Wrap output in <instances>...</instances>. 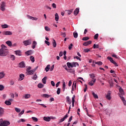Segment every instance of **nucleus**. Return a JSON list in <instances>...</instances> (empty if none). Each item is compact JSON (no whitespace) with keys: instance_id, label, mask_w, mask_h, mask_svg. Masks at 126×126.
<instances>
[{"instance_id":"nucleus-27","label":"nucleus","mask_w":126,"mask_h":126,"mask_svg":"<svg viewBox=\"0 0 126 126\" xmlns=\"http://www.w3.org/2000/svg\"><path fill=\"white\" fill-rule=\"evenodd\" d=\"M73 9H70V10H66V11H67V13L68 15H70L71 14V13L73 12Z\"/></svg>"},{"instance_id":"nucleus-47","label":"nucleus","mask_w":126,"mask_h":126,"mask_svg":"<svg viewBox=\"0 0 126 126\" xmlns=\"http://www.w3.org/2000/svg\"><path fill=\"white\" fill-rule=\"evenodd\" d=\"M50 65H47V66L46 67H45V71H46V72L49 71V69H50Z\"/></svg>"},{"instance_id":"nucleus-9","label":"nucleus","mask_w":126,"mask_h":126,"mask_svg":"<svg viewBox=\"0 0 126 126\" xmlns=\"http://www.w3.org/2000/svg\"><path fill=\"white\" fill-rule=\"evenodd\" d=\"M26 65L25 63L24 62V61H22L19 64V67H20V68H24V67H25Z\"/></svg>"},{"instance_id":"nucleus-44","label":"nucleus","mask_w":126,"mask_h":126,"mask_svg":"<svg viewBox=\"0 0 126 126\" xmlns=\"http://www.w3.org/2000/svg\"><path fill=\"white\" fill-rule=\"evenodd\" d=\"M94 83L93 82V81L91 80V81L89 82V85H90L91 86H93Z\"/></svg>"},{"instance_id":"nucleus-49","label":"nucleus","mask_w":126,"mask_h":126,"mask_svg":"<svg viewBox=\"0 0 126 126\" xmlns=\"http://www.w3.org/2000/svg\"><path fill=\"white\" fill-rule=\"evenodd\" d=\"M98 36H99L98 33H96V34H95V35H94V39H98Z\"/></svg>"},{"instance_id":"nucleus-26","label":"nucleus","mask_w":126,"mask_h":126,"mask_svg":"<svg viewBox=\"0 0 126 126\" xmlns=\"http://www.w3.org/2000/svg\"><path fill=\"white\" fill-rule=\"evenodd\" d=\"M63 91L64 92L65 91V82H63Z\"/></svg>"},{"instance_id":"nucleus-59","label":"nucleus","mask_w":126,"mask_h":126,"mask_svg":"<svg viewBox=\"0 0 126 126\" xmlns=\"http://www.w3.org/2000/svg\"><path fill=\"white\" fill-rule=\"evenodd\" d=\"M27 72L28 73V74H29V75H32V74H33V72H32V70H30V71H27Z\"/></svg>"},{"instance_id":"nucleus-43","label":"nucleus","mask_w":126,"mask_h":126,"mask_svg":"<svg viewBox=\"0 0 126 126\" xmlns=\"http://www.w3.org/2000/svg\"><path fill=\"white\" fill-rule=\"evenodd\" d=\"M60 94H61V89L60 88H58L57 91V94L58 95H59Z\"/></svg>"},{"instance_id":"nucleus-52","label":"nucleus","mask_w":126,"mask_h":126,"mask_svg":"<svg viewBox=\"0 0 126 126\" xmlns=\"http://www.w3.org/2000/svg\"><path fill=\"white\" fill-rule=\"evenodd\" d=\"M89 39V37H85L84 38H83L82 40H84V41H87Z\"/></svg>"},{"instance_id":"nucleus-61","label":"nucleus","mask_w":126,"mask_h":126,"mask_svg":"<svg viewBox=\"0 0 126 126\" xmlns=\"http://www.w3.org/2000/svg\"><path fill=\"white\" fill-rule=\"evenodd\" d=\"M51 84L53 87L55 86V82L53 81H51Z\"/></svg>"},{"instance_id":"nucleus-23","label":"nucleus","mask_w":126,"mask_h":126,"mask_svg":"<svg viewBox=\"0 0 126 126\" xmlns=\"http://www.w3.org/2000/svg\"><path fill=\"white\" fill-rule=\"evenodd\" d=\"M5 76V74L3 72H0V79H2Z\"/></svg>"},{"instance_id":"nucleus-19","label":"nucleus","mask_w":126,"mask_h":126,"mask_svg":"<svg viewBox=\"0 0 126 126\" xmlns=\"http://www.w3.org/2000/svg\"><path fill=\"white\" fill-rule=\"evenodd\" d=\"M52 46L53 48H56L57 47V42L55 39H53L52 41Z\"/></svg>"},{"instance_id":"nucleus-50","label":"nucleus","mask_w":126,"mask_h":126,"mask_svg":"<svg viewBox=\"0 0 126 126\" xmlns=\"http://www.w3.org/2000/svg\"><path fill=\"white\" fill-rule=\"evenodd\" d=\"M61 35H62V36H63V37H65V36H66V34H65V32H61Z\"/></svg>"},{"instance_id":"nucleus-4","label":"nucleus","mask_w":126,"mask_h":126,"mask_svg":"<svg viewBox=\"0 0 126 126\" xmlns=\"http://www.w3.org/2000/svg\"><path fill=\"white\" fill-rule=\"evenodd\" d=\"M10 124V122L8 121H3L2 123H0V126H8Z\"/></svg>"},{"instance_id":"nucleus-28","label":"nucleus","mask_w":126,"mask_h":126,"mask_svg":"<svg viewBox=\"0 0 126 126\" xmlns=\"http://www.w3.org/2000/svg\"><path fill=\"white\" fill-rule=\"evenodd\" d=\"M10 58L11 60H12V61H15L16 59V57L14 55H11Z\"/></svg>"},{"instance_id":"nucleus-16","label":"nucleus","mask_w":126,"mask_h":126,"mask_svg":"<svg viewBox=\"0 0 126 126\" xmlns=\"http://www.w3.org/2000/svg\"><path fill=\"white\" fill-rule=\"evenodd\" d=\"M26 55L27 56H30L33 54L32 50H29L25 52Z\"/></svg>"},{"instance_id":"nucleus-63","label":"nucleus","mask_w":126,"mask_h":126,"mask_svg":"<svg viewBox=\"0 0 126 126\" xmlns=\"http://www.w3.org/2000/svg\"><path fill=\"white\" fill-rule=\"evenodd\" d=\"M112 57L115 58V59H118V57H117V56L114 54H113L112 55Z\"/></svg>"},{"instance_id":"nucleus-14","label":"nucleus","mask_w":126,"mask_h":126,"mask_svg":"<svg viewBox=\"0 0 126 126\" xmlns=\"http://www.w3.org/2000/svg\"><path fill=\"white\" fill-rule=\"evenodd\" d=\"M15 54L19 56H22V52L20 50H17L14 51Z\"/></svg>"},{"instance_id":"nucleus-60","label":"nucleus","mask_w":126,"mask_h":126,"mask_svg":"<svg viewBox=\"0 0 126 126\" xmlns=\"http://www.w3.org/2000/svg\"><path fill=\"white\" fill-rule=\"evenodd\" d=\"M21 122H25V120L24 119H21V120L18 121V123H20Z\"/></svg>"},{"instance_id":"nucleus-7","label":"nucleus","mask_w":126,"mask_h":126,"mask_svg":"<svg viewBox=\"0 0 126 126\" xmlns=\"http://www.w3.org/2000/svg\"><path fill=\"white\" fill-rule=\"evenodd\" d=\"M2 34H3L4 35H12L13 33L10 31H4L2 32Z\"/></svg>"},{"instance_id":"nucleus-12","label":"nucleus","mask_w":126,"mask_h":126,"mask_svg":"<svg viewBox=\"0 0 126 126\" xmlns=\"http://www.w3.org/2000/svg\"><path fill=\"white\" fill-rule=\"evenodd\" d=\"M67 117H68V115L67 114H66V115H65L63 118H62V119H61L59 121V124L64 121L65 120V119L66 118H67Z\"/></svg>"},{"instance_id":"nucleus-40","label":"nucleus","mask_w":126,"mask_h":126,"mask_svg":"<svg viewBox=\"0 0 126 126\" xmlns=\"http://www.w3.org/2000/svg\"><path fill=\"white\" fill-rule=\"evenodd\" d=\"M4 90V86L2 85H0V91H2Z\"/></svg>"},{"instance_id":"nucleus-34","label":"nucleus","mask_w":126,"mask_h":126,"mask_svg":"<svg viewBox=\"0 0 126 126\" xmlns=\"http://www.w3.org/2000/svg\"><path fill=\"white\" fill-rule=\"evenodd\" d=\"M31 97V94H26L25 95V99H29Z\"/></svg>"},{"instance_id":"nucleus-55","label":"nucleus","mask_w":126,"mask_h":126,"mask_svg":"<svg viewBox=\"0 0 126 126\" xmlns=\"http://www.w3.org/2000/svg\"><path fill=\"white\" fill-rule=\"evenodd\" d=\"M32 119L34 121V122H37L38 121V119L35 118V117H32Z\"/></svg>"},{"instance_id":"nucleus-21","label":"nucleus","mask_w":126,"mask_h":126,"mask_svg":"<svg viewBox=\"0 0 126 126\" xmlns=\"http://www.w3.org/2000/svg\"><path fill=\"white\" fill-rule=\"evenodd\" d=\"M36 45H37L36 42L35 41H33L32 46L33 49H34Z\"/></svg>"},{"instance_id":"nucleus-31","label":"nucleus","mask_w":126,"mask_h":126,"mask_svg":"<svg viewBox=\"0 0 126 126\" xmlns=\"http://www.w3.org/2000/svg\"><path fill=\"white\" fill-rule=\"evenodd\" d=\"M67 71L68 72H70V73H72V74H74L75 73V71H74V69H69L68 70H67Z\"/></svg>"},{"instance_id":"nucleus-24","label":"nucleus","mask_w":126,"mask_h":126,"mask_svg":"<svg viewBox=\"0 0 126 126\" xmlns=\"http://www.w3.org/2000/svg\"><path fill=\"white\" fill-rule=\"evenodd\" d=\"M55 21H59V16L57 13H56L55 15Z\"/></svg>"},{"instance_id":"nucleus-22","label":"nucleus","mask_w":126,"mask_h":126,"mask_svg":"<svg viewBox=\"0 0 126 126\" xmlns=\"http://www.w3.org/2000/svg\"><path fill=\"white\" fill-rule=\"evenodd\" d=\"M66 101H67V103L68 104H71V100L69 98V97L68 96H67L66 97Z\"/></svg>"},{"instance_id":"nucleus-25","label":"nucleus","mask_w":126,"mask_h":126,"mask_svg":"<svg viewBox=\"0 0 126 126\" xmlns=\"http://www.w3.org/2000/svg\"><path fill=\"white\" fill-rule=\"evenodd\" d=\"M4 104L7 105H11V102L9 100H5L4 101Z\"/></svg>"},{"instance_id":"nucleus-8","label":"nucleus","mask_w":126,"mask_h":126,"mask_svg":"<svg viewBox=\"0 0 126 126\" xmlns=\"http://www.w3.org/2000/svg\"><path fill=\"white\" fill-rule=\"evenodd\" d=\"M111 94H112L111 91H108V92L107 93V94H106L105 97L107 98V99H108V100H111V99L112 98V97L111 96Z\"/></svg>"},{"instance_id":"nucleus-32","label":"nucleus","mask_w":126,"mask_h":126,"mask_svg":"<svg viewBox=\"0 0 126 126\" xmlns=\"http://www.w3.org/2000/svg\"><path fill=\"white\" fill-rule=\"evenodd\" d=\"M119 92L121 93L122 95H123L124 94V92L121 87H120V88L119 89Z\"/></svg>"},{"instance_id":"nucleus-29","label":"nucleus","mask_w":126,"mask_h":126,"mask_svg":"<svg viewBox=\"0 0 126 126\" xmlns=\"http://www.w3.org/2000/svg\"><path fill=\"white\" fill-rule=\"evenodd\" d=\"M92 95H93L94 98L98 99V95L96 94H95L94 92H92Z\"/></svg>"},{"instance_id":"nucleus-56","label":"nucleus","mask_w":126,"mask_h":126,"mask_svg":"<svg viewBox=\"0 0 126 126\" xmlns=\"http://www.w3.org/2000/svg\"><path fill=\"white\" fill-rule=\"evenodd\" d=\"M72 46H73V44H72V43H71L70 44V46H69V47H68L69 50H71Z\"/></svg>"},{"instance_id":"nucleus-42","label":"nucleus","mask_w":126,"mask_h":126,"mask_svg":"<svg viewBox=\"0 0 126 126\" xmlns=\"http://www.w3.org/2000/svg\"><path fill=\"white\" fill-rule=\"evenodd\" d=\"M99 48L98 44L96 45L95 44H94L93 45V49H98Z\"/></svg>"},{"instance_id":"nucleus-6","label":"nucleus","mask_w":126,"mask_h":126,"mask_svg":"<svg viewBox=\"0 0 126 126\" xmlns=\"http://www.w3.org/2000/svg\"><path fill=\"white\" fill-rule=\"evenodd\" d=\"M107 59L109 60L110 61V62L112 63H113L115 66H118V65H117L116 62L113 60V58H112V57H108Z\"/></svg>"},{"instance_id":"nucleus-1","label":"nucleus","mask_w":126,"mask_h":126,"mask_svg":"<svg viewBox=\"0 0 126 126\" xmlns=\"http://www.w3.org/2000/svg\"><path fill=\"white\" fill-rule=\"evenodd\" d=\"M9 53L8 49L7 47L4 44H2L1 46V49H0V57H6Z\"/></svg>"},{"instance_id":"nucleus-11","label":"nucleus","mask_w":126,"mask_h":126,"mask_svg":"<svg viewBox=\"0 0 126 126\" xmlns=\"http://www.w3.org/2000/svg\"><path fill=\"white\" fill-rule=\"evenodd\" d=\"M90 77L92 78V81H93V83H95L96 81V79H94L95 77L94 74H90Z\"/></svg>"},{"instance_id":"nucleus-5","label":"nucleus","mask_w":126,"mask_h":126,"mask_svg":"<svg viewBox=\"0 0 126 126\" xmlns=\"http://www.w3.org/2000/svg\"><path fill=\"white\" fill-rule=\"evenodd\" d=\"M5 2L4 1H2L1 3V6H0V8H1V11H4L5 10Z\"/></svg>"},{"instance_id":"nucleus-51","label":"nucleus","mask_w":126,"mask_h":126,"mask_svg":"<svg viewBox=\"0 0 126 126\" xmlns=\"http://www.w3.org/2000/svg\"><path fill=\"white\" fill-rule=\"evenodd\" d=\"M73 36H74V38H77V37H78V33H77V32H74L73 33Z\"/></svg>"},{"instance_id":"nucleus-2","label":"nucleus","mask_w":126,"mask_h":126,"mask_svg":"<svg viewBox=\"0 0 126 126\" xmlns=\"http://www.w3.org/2000/svg\"><path fill=\"white\" fill-rule=\"evenodd\" d=\"M77 65L79 66V64L77 63V62H72V63L67 62V66L68 68L76 67Z\"/></svg>"},{"instance_id":"nucleus-39","label":"nucleus","mask_w":126,"mask_h":126,"mask_svg":"<svg viewBox=\"0 0 126 126\" xmlns=\"http://www.w3.org/2000/svg\"><path fill=\"white\" fill-rule=\"evenodd\" d=\"M42 96L43 97H45V98H49V97H50V95H49L48 94H43Z\"/></svg>"},{"instance_id":"nucleus-38","label":"nucleus","mask_w":126,"mask_h":126,"mask_svg":"<svg viewBox=\"0 0 126 126\" xmlns=\"http://www.w3.org/2000/svg\"><path fill=\"white\" fill-rule=\"evenodd\" d=\"M30 60L32 61V63H33L35 61L34 58L33 56H31L30 57Z\"/></svg>"},{"instance_id":"nucleus-36","label":"nucleus","mask_w":126,"mask_h":126,"mask_svg":"<svg viewBox=\"0 0 126 126\" xmlns=\"http://www.w3.org/2000/svg\"><path fill=\"white\" fill-rule=\"evenodd\" d=\"M1 27H2V28L3 29H6L8 28V26L6 24H4V25H1Z\"/></svg>"},{"instance_id":"nucleus-35","label":"nucleus","mask_w":126,"mask_h":126,"mask_svg":"<svg viewBox=\"0 0 126 126\" xmlns=\"http://www.w3.org/2000/svg\"><path fill=\"white\" fill-rule=\"evenodd\" d=\"M20 80L22 81L24 79V74H21L20 75Z\"/></svg>"},{"instance_id":"nucleus-33","label":"nucleus","mask_w":126,"mask_h":126,"mask_svg":"<svg viewBox=\"0 0 126 126\" xmlns=\"http://www.w3.org/2000/svg\"><path fill=\"white\" fill-rule=\"evenodd\" d=\"M95 63L96 64H98V65H101L103 64V63L101 61L96 62H95Z\"/></svg>"},{"instance_id":"nucleus-30","label":"nucleus","mask_w":126,"mask_h":126,"mask_svg":"<svg viewBox=\"0 0 126 126\" xmlns=\"http://www.w3.org/2000/svg\"><path fill=\"white\" fill-rule=\"evenodd\" d=\"M4 113V110L3 108L0 107V116H1Z\"/></svg>"},{"instance_id":"nucleus-48","label":"nucleus","mask_w":126,"mask_h":126,"mask_svg":"<svg viewBox=\"0 0 126 126\" xmlns=\"http://www.w3.org/2000/svg\"><path fill=\"white\" fill-rule=\"evenodd\" d=\"M84 52L85 53H89V52H90V50L89 49H88V48L85 49L84 50Z\"/></svg>"},{"instance_id":"nucleus-62","label":"nucleus","mask_w":126,"mask_h":126,"mask_svg":"<svg viewBox=\"0 0 126 126\" xmlns=\"http://www.w3.org/2000/svg\"><path fill=\"white\" fill-rule=\"evenodd\" d=\"M27 17H28V19H31V20H32V19H33V17L32 16H31L30 15H28Z\"/></svg>"},{"instance_id":"nucleus-45","label":"nucleus","mask_w":126,"mask_h":126,"mask_svg":"<svg viewBox=\"0 0 126 126\" xmlns=\"http://www.w3.org/2000/svg\"><path fill=\"white\" fill-rule=\"evenodd\" d=\"M15 111L17 113H20L21 112V109H20V108H17V107H15Z\"/></svg>"},{"instance_id":"nucleus-10","label":"nucleus","mask_w":126,"mask_h":126,"mask_svg":"<svg viewBox=\"0 0 126 126\" xmlns=\"http://www.w3.org/2000/svg\"><path fill=\"white\" fill-rule=\"evenodd\" d=\"M120 98L121 99V100H122L124 104V105L126 106V100L125 99V98L124 97V96H122L120 94H119Z\"/></svg>"},{"instance_id":"nucleus-54","label":"nucleus","mask_w":126,"mask_h":126,"mask_svg":"<svg viewBox=\"0 0 126 126\" xmlns=\"http://www.w3.org/2000/svg\"><path fill=\"white\" fill-rule=\"evenodd\" d=\"M37 78V76L36 74L34 75V76L32 77V79L33 80H36V79Z\"/></svg>"},{"instance_id":"nucleus-17","label":"nucleus","mask_w":126,"mask_h":126,"mask_svg":"<svg viewBox=\"0 0 126 126\" xmlns=\"http://www.w3.org/2000/svg\"><path fill=\"white\" fill-rule=\"evenodd\" d=\"M79 8H76L75 10H74V15L77 16V14L79 13Z\"/></svg>"},{"instance_id":"nucleus-37","label":"nucleus","mask_w":126,"mask_h":126,"mask_svg":"<svg viewBox=\"0 0 126 126\" xmlns=\"http://www.w3.org/2000/svg\"><path fill=\"white\" fill-rule=\"evenodd\" d=\"M47 79V77H44L43 79L42 80V81L43 84H46Z\"/></svg>"},{"instance_id":"nucleus-58","label":"nucleus","mask_w":126,"mask_h":126,"mask_svg":"<svg viewBox=\"0 0 126 126\" xmlns=\"http://www.w3.org/2000/svg\"><path fill=\"white\" fill-rule=\"evenodd\" d=\"M52 7L53 8L56 9L57 8L56 4L55 3H52Z\"/></svg>"},{"instance_id":"nucleus-57","label":"nucleus","mask_w":126,"mask_h":126,"mask_svg":"<svg viewBox=\"0 0 126 126\" xmlns=\"http://www.w3.org/2000/svg\"><path fill=\"white\" fill-rule=\"evenodd\" d=\"M44 29H45V31H47V32L50 31V28H48V27H45L44 28Z\"/></svg>"},{"instance_id":"nucleus-53","label":"nucleus","mask_w":126,"mask_h":126,"mask_svg":"<svg viewBox=\"0 0 126 126\" xmlns=\"http://www.w3.org/2000/svg\"><path fill=\"white\" fill-rule=\"evenodd\" d=\"M44 43H45V44H46V45H47L48 46L50 45V42L47 40L44 41Z\"/></svg>"},{"instance_id":"nucleus-64","label":"nucleus","mask_w":126,"mask_h":126,"mask_svg":"<svg viewBox=\"0 0 126 126\" xmlns=\"http://www.w3.org/2000/svg\"><path fill=\"white\" fill-rule=\"evenodd\" d=\"M87 85H85V89H84V93H86V91H87Z\"/></svg>"},{"instance_id":"nucleus-46","label":"nucleus","mask_w":126,"mask_h":126,"mask_svg":"<svg viewBox=\"0 0 126 126\" xmlns=\"http://www.w3.org/2000/svg\"><path fill=\"white\" fill-rule=\"evenodd\" d=\"M44 8H45V9L46 10H48V9L51 10L52 9L51 7L48 6V5L44 6Z\"/></svg>"},{"instance_id":"nucleus-41","label":"nucleus","mask_w":126,"mask_h":126,"mask_svg":"<svg viewBox=\"0 0 126 126\" xmlns=\"http://www.w3.org/2000/svg\"><path fill=\"white\" fill-rule=\"evenodd\" d=\"M38 88H43V87H44V85L41 83H39L38 84Z\"/></svg>"},{"instance_id":"nucleus-20","label":"nucleus","mask_w":126,"mask_h":126,"mask_svg":"<svg viewBox=\"0 0 126 126\" xmlns=\"http://www.w3.org/2000/svg\"><path fill=\"white\" fill-rule=\"evenodd\" d=\"M75 97V96L74 95L72 98V106L73 107L74 106Z\"/></svg>"},{"instance_id":"nucleus-18","label":"nucleus","mask_w":126,"mask_h":126,"mask_svg":"<svg viewBox=\"0 0 126 126\" xmlns=\"http://www.w3.org/2000/svg\"><path fill=\"white\" fill-rule=\"evenodd\" d=\"M43 120L46 122H50L51 121V118L49 117H43Z\"/></svg>"},{"instance_id":"nucleus-13","label":"nucleus","mask_w":126,"mask_h":126,"mask_svg":"<svg viewBox=\"0 0 126 126\" xmlns=\"http://www.w3.org/2000/svg\"><path fill=\"white\" fill-rule=\"evenodd\" d=\"M92 41L90 40L89 41H86V42H84L83 45L84 46L87 47V46H89V45H91V44H92Z\"/></svg>"},{"instance_id":"nucleus-15","label":"nucleus","mask_w":126,"mask_h":126,"mask_svg":"<svg viewBox=\"0 0 126 126\" xmlns=\"http://www.w3.org/2000/svg\"><path fill=\"white\" fill-rule=\"evenodd\" d=\"M5 44H7V46L10 47H11L12 46V42L10 40H8V41H6Z\"/></svg>"},{"instance_id":"nucleus-3","label":"nucleus","mask_w":126,"mask_h":126,"mask_svg":"<svg viewBox=\"0 0 126 126\" xmlns=\"http://www.w3.org/2000/svg\"><path fill=\"white\" fill-rule=\"evenodd\" d=\"M23 44L24 45H25V46H29V45H31L32 40L30 39L27 40H25L23 41Z\"/></svg>"}]
</instances>
